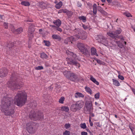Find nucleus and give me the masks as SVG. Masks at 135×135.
<instances>
[{"mask_svg": "<svg viewBox=\"0 0 135 135\" xmlns=\"http://www.w3.org/2000/svg\"><path fill=\"white\" fill-rule=\"evenodd\" d=\"M12 104L13 99L11 98L4 97L2 99L1 109L5 115H11L14 114V108Z\"/></svg>", "mask_w": 135, "mask_h": 135, "instance_id": "f257e3e1", "label": "nucleus"}, {"mask_svg": "<svg viewBox=\"0 0 135 135\" xmlns=\"http://www.w3.org/2000/svg\"><path fill=\"white\" fill-rule=\"evenodd\" d=\"M18 75L15 72L12 74L11 77V80L8 83V87L11 90H14L20 89L22 86V83L19 82Z\"/></svg>", "mask_w": 135, "mask_h": 135, "instance_id": "f03ea898", "label": "nucleus"}, {"mask_svg": "<svg viewBox=\"0 0 135 135\" xmlns=\"http://www.w3.org/2000/svg\"><path fill=\"white\" fill-rule=\"evenodd\" d=\"M27 97V95L25 92L19 91L15 97V102L17 106H22L25 104Z\"/></svg>", "mask_w": 135, "mask_h": 135, "instance_id": "7ed1b4c3", "label": "nucleus"}, {"mask_svg": "<svg viewBox=\"0 0 135 135\" xmlns=\"http://www.w3.org/2000/svg\"><path fill=\"white\" fill-rule=\"evenodd\" d=\"M66 53L68 55L71 56L74 58H67L66 60L67 62V64H69L74 65L76 66H78L79 68L80 67V65L76 60V54H74L73 52H70L69 51H66Z\"/></svg>", "mask_w": 135, "mask_h": 135, "instance_id": "20e7f679", "label": "nucleus"}, {"mask_svg": "<svg viewBox=\"0 0 135 135\" xmlns=\"http://www.w3.org/2000/svg\"><path fill=\"white\" fill-rule=\"evenodd\" d=\"M29 117L32 120H36L43 119L44 115L43 113L40 111L36 112L32 110L29 114Z\"/></svg>", "mask_w": 135, "mask_h": 135, "instance_id": "39448f33", "label": "nucleus"}, {"mask_svg": "<svg viewBox=\"0 0 135 135\" xmlns=\"http://www.w3.org/2000/svg\"><path fill=\"white\" fill-rule=\"evenodd\" d=\"M92 101L90 99H86L85 103L84 111L85 113L89 114L90 112L93 111Z\"/></svg>", "mask_w": 135, "mask_h": 135, "instance_id": "423d86ee", "label": "nucleus"}, {"mask_svg": "<svg viewBox=\"0 0 135 135\" xmlns=\"http://www.w3.org/2000/svg\"><path fill=\"white\" fill-rule=\"evenodd\" d=\"M122 32V30L120 28H118L117 30L114 32V33L111 32L107 33V35L109 36L112 38L114 40H115L117 38H121L122 37L118 35Z\"/></svg>", "mask_w": 135, "mask_h": 135, "instance_id": "0eeeda50", "label": "nucleus"}, {"mask_svg": "<svg viewBox=\"0 0 135 135\" xmlns=\"http://www.w3.org/2000/svg\"><path fill=\"white\" fill-rule=\"evenodd\" d=\"M35 124L33 122H31L27 123L26 128L27 131L30 134L34 133L36 131Z\"/></svg>", "mask_w": 135, "mask_h": 135, "instance_id": "6e6552de", "label": "nucleus"}, {"mask_svg": "<svg viewBox=\"0 0 135 135\" xmlns=\"http://www.w3.org/2000/svg\"><path fill=\"white\" fill-rule=\"evenodd\" d=\"M77 46L80 51L83 52V54L85 55H89V52L87 47H85L83 44L79 43L78 44Z\"/></svg>", "mask_w": 135, "mask_h": 135, "instance_id": "1a4fd4ad", "label": "nucleus"}, {"mask_svg": "<svg viewBox=\"0 0 135 135\" xmlns=\"http://www.w3.org/2000/svg\"><path fill=\"white\" fill-rule=\"evenodd\" d=\"M35 31L34 28L32 26H30L28 31V36L29 37V43L31 42V40L33 37V33Z\"/></svg>", "mask_w": 135, "mask_h": 135, "instance_id": "9d476101", "label": "nucleus"}, {"mask_svg": "<svg viewBox=\"0 0 135 135\" xmlns=\"http://www.w3.org/2000/svg\"><path fill=\"white\" fill-rule=\"evenodd\" d=\"M96 39L98 40V41L100 43L107 42L106 39L104 36L102 35H99L96 37Z\"/></svg>", "mask_w": 135, "mask_h": 135, "instance_id": "9b49d317", "label": "nucleus"}, {"mask_svg": "<svg viewBox=\"0 0 135 135\" xmlns=\"http://www.w3.org/2000/svg\"><path fill=\"white\" fill-rule=\"evenodd\" d=\"M8 71L6 68H3L0 70V77H3L6 76L7 74Z\"/></svg>", "mask_w": 135, "mask_h": 135, "instance_id": "f8f14e48", "label": "nucleus"}, {"mask_svg": "<svg viewBox=\"0 0 135 135\" xmlns=\"http://www.w3.org/2000/svg\"><path fill=\"white\" fill-rule=\"evenodd\" d=\"M75 37L78 39L80 38L82 40H84L87 38V33L86 32L83 31L81 35L76 34L75 35Z\"/></svg>", "mask_w": 135, "mask_h": 135, "instance_id": "ddd939ff", "label": "nucleus"}, {"mask_svg": "<svg viewBox=\"0 0 135 135\" xmlns=\"http://www.w3.org/2000/svg\"><path fill=\"white\" fill-rule=\"evenodd\" d=\"M76 104L77 108L78 109V110H80L83 106V103L81 101L77 102L76 103Z\"/></svg>", "mask_w": 135, "mask_h": 135, "instance_id": "4468645a", "label": "nucleus"}, {"mask_svg": "<svg viewBox=\"0 0 135 135\" xmlns=\"http://www.w3.org/2000/svg\"><path fill=\"white\" fill-rule=\"evenodd\" d=\"M71 72L70 71H68L65 70L63 71V73L64 76L68 79H69L70 77L71 74Z\"/></svg>", "mask_w": 135, "mask_h": 135, "instance_id": "2eb2a0df", "label": "nucleus"}, {"mask_svg": "<svg viewBox=\"0 0 135 135\" xmlns=\"http://www.w3.org/2000/svg\"><path fill=\"white\" fill-rule=\"evenodd\" d=\"M83 30L79 28H75L74 30V32L76 33V34H78L79 35H81L83 31Z\"/></svg>", "mask_w": 135, "mask_h": 135, "instance_id": "dca6fc26", "label": "nucleus"}, {"mask_svg": "<svg viewBox=\"0 0 135 135\" xmlns=\"http://www.w3.org/2000/svg\"><path fill=\"white\" fill-rule=\"evenodd\" d=\"M83 30L79 28H75L74 30V32L76 33V34H78L79 35H81L83 31Z\"/></svg>", "mask_w": 135, "mask_h": 135, "instance_id": "f3484780", "label": "nucleus"}, {"mask_svg": "<svg viewBox=\"0 0 135 135\" xmlns=\"http://www.w3.org/2000/svg\"><path fill=\"white\" fill-rule=\"evenodd\" d=\"M37 104L36 101H32L29 104V106L32 108L35 107L37 105Z\"/></svg>", "mask_w": 135, "mask_h": 135, "instance_id": "a211bd4d", "label": "nucleus"}, {"mask_svg": "<svg viewBox=\"0 0 135 135\" xmlns=\"http://www.w3.org/2000/svg\"><path fill=\"white\" fill-rule=\"evenodd\" d=\"M53 23L58 27H59L61 25V21L59 19L55 20L53 21Z\"/></svg>", "mask_w": 135, "mask_h": 135, "instance_id": "6ab92c4d", "label": "nucleus"}, {"mask_svg": "<svg viewBox=\"0 0 135 135\" xmlns=\"http://www.w3.org/2000/svg\"><path fill=\"white\" fill-rule=\"evenodd\" d=\"M71 110L74 112L78 110V109L77 108L76 105L75 104H73L71 107Z\"/></svg>", "mask_w": 135, "mask_h": 135, "instance_id": "aec40b11", "label": "nucleus"}, {"mask_svg": "<svg viewBox=\"0 0 135 135\" xmlns=\"http://www.w3.org/2000/svg\"><path fill=\"white\" fill-rule=\"evenodd\" d=\"M91 52L92 55H95L97 56H98V54L96 52V49L94 47L91 48Z\"/></svg>", "mask_w": 135, "mask_h": 135, "instance_id": "412c9836", "label": "nucleus"}, {"mask_svg": "<svg viewBox=\"0 0 135 135\" xmlns=\"http://www.w3.org/2000/svg\"><path fill=\"white\" fill-rule=\"evenodd\" d=\"M77 78V77L76 75H75L73 73H71L70 77V78L69 79L71 80L74 81Z\"/></svg>", "mask_w": 135, "mask_h": 135, "instance_id": "4be33fe9", "label": "nucleus"}, {"mask_svg": "<svg viewBox=\"0 0 135 135\" xmlns=\"http://www.w3.org/2000/svg\"><path fill=\"white\" fill-rule=\"evenodd\" d=\"M52 37L54 39H57L60 41L61 39V37L59 35H57L54 34L52 35Z\"/></svg>", "mask_w": 135, "mask_h": 135, "instance_id": "5701e85b", "label": "nucleus"}, {"mask_svg": "<svg viewBox=\"0 0 135 135\" xmlns=\"http://www.w3.org/2000/svg\"><path fill=\"white\" fill-rule=\"evenodd\" d=\"M90 80L97 85H99V82L92 75H90Z\"/></svg>", "mask_w": 135, "mask_h": 135, "instance_id": "b1692460", "label": "nucleus"}, {"mask_svg": "<svg viewBox=\"0 0 135 135\" xmlns=\"http://www.w3.org/2000/svg\"><path fill=\"white\" fill-rule=\"evenodd\" d=\"M75 97L76 98L83 97H84V95L81 93L77 92L75 93Z\"/></svg>", "mask_w": 135, "mask_h": 135, "instance_id": "393cba45", "label": "nucleus"}, {"mask_svg": "<svg viewBox=\"0 0 135 135\" xmlns=\"http://www.w3.org/2000/svg\"><path fill=\"white\" fill-rule=\"evenodd\" d=\"M114 41L116 43L120 49L122 48V47H124L123 46L121 43L119 41H118L117 39H116L115 40H114Z\"/></svg>", "mask_w": 135, "mask_h": 135, "instance_id": "a878e982", "label": "nucleus"}, {"mask_svg": "<svg viewBox=\"0 0 135 135\" xmlns=\"http://www.w3.org/2000/svg\"><path fill=\"white\" fill-rule=\"evenodd\" d=\"M112 80L113 84L114 85L116 86H119L120 85V84L118 81L114 79H113Z\"/></svg>", "mask_w": 135, "mask_h": 135, "instance_id": "bb28decb", "label": "nucleus"}, {"mask_svg": "<svg viewBox=\"0 0 135 135\" xmlns=\"http://www.w3.org/2000/svg\"><path fill=\"white\" fill-rule=\"evenodd\" d=\"M62 3L61 1H60L59 2L56 4L55 5V7L57 9H59L62 6Z\"/></svg>", "mask_w": 135, "mask_h": 135, "instance_id": "cd10ccee", "label": "nucleus"}, {"mask_svg": "<svg viewBox=\"0 0 135 135\" xmlns=\"http://www.w3.org/2000/svg\"><path fill=\"white\" fill-rule=\"evenodd\" d=\"M85 88L87 92L90 95L92 94L91 90L89 87L86 86L85 87Z\"/></svg>", "mask_w": 135, "mask_h": 135, "instance_id": "c85d7f7f", "label": "nucleus"}, {"mask_svg": "<svg viewBox=\"0 0 135 135\" xmlns=\"http://www.w3.org/2000/svg\"><path fill=\"white\" fill-rule=\"evenodd\" d=\"M13 46L14 45L12 43L8 44L7 45V50H11Z\"/></svg>", "mask_w": 135, "mask_h": 135, "instance_id": "c756f323", "label": "nucleus"}, {"mask_svg": "<svg viewBox=\"0 0 135 135\" xmlns=\"http://www.w3.org/2000/svg\"><path fill=\"white\" fill-rule=\"evenodd\" d=\"M21 4L22 5L26 6H29L30 4L29 2L25 1H23L21 3Z\"/></svg>", "mask_w": 135, "mask_h": 135, "instance_id": "7c9ffc66", "label": "nucleus"}, {"mask_svg": "<svg viewBox=\"0 0 135 135\" xmlns=\"http://www.w3.org/2000/svg\"><path fill=\"white\" fill-rule=\"evenodd\" d=\"M79 18L80 20H82L83 22H85L86 21V17L83 16L79 17Z\"/></svg>", "mask_w": 135, "mask_h": 135, "instance_id": "2f4dec72", "label": "nucleus"}, {"mask_svg": "<svg viewBox=\"0 0 135 135\" xmlns=\"http://www.w3.org/2000/svg\"><path fill=\"white\" fill-rule=\"evenodd\" d=\"M68 38L69 39L70 42L71 41H75L76 40V39H78L76 37H75V35L74 36H71Z\"/></svg>", "mask_w": 135, "mask_h": 135, "instance_id": "473e14b6", "label": "nucleus"}, {"mask_svg": "<svg viewBox=\"0 0 135 135\" xmlns=\"http://www.w3.org/2000/svg\"><path fill=\"white\" fill-rule=\"evenodd\" d=\"M62 110L63 111L68 112L69 110V109L68 107L66 106H63L61 107Z\"/></svg>", "mask_w": 135, "mask_h": 135, "instance_id": "72a5a7b5", "label": "nucleus"}, {"mask_svg": "<svg viewBox=\"0 0 135 135\" xmlns=\"http://www.w3.org/2000/svg\"><path fill=\"white\" fill-rule=\"evenodd\" d=\"M40 57L41 58L43 59H46L48 57L47 55L44 53H42L41 54Z\"/></svg>", "mask_w": 135, "mask_h": 135, "instance_id": "f704fd0d", "label": "nucleus"}, {"mask_svg": "<svg viewBox=\"0 0 135 135\" xmlns=\"http://www.w3.org/2000/svg\"><path fill=\"white\" fill-rule=\"evenodd\" d=\"M129 126L130 128V129L132 131V132L133 135H135V133H134V132L135 131V128L134 127H132L131 125L130 124L129 125Z\"/></svg>", "mask_w": 135, "mask_h": 135, "instance_id": "c9c22d12", "label": "nucleus"}, {"mask_svg": "<svg viewBox=\"0 0 135 135\" xmlns=\"http://www.w3.org/2000/svg\"><path fill=\"white\" fill-rule=\"evenodd\" d=\"M16 31L17 34H20L22 31L23 29L21 27H20L16 29Z\"/></svg>", "mask_w": 135, "mask_h": 135, "instance_id": "e433bc0d", "label": "nucleus"}, {"mask_svg": "<svg viewBox=\"0 0 135 135\" xmlns=\"http://www.w3.org/2000/svg\"><path fill=\"white\" fill-rule=\"evenodd\" d=\"M44 42L45 44V45L47 46H49L50 45V43L49 41L44 40Z\"/></svg>", "mask_w": 135, "mask_h": 135, "instance_id": "4c0bfd02", "label": "nucleus"}, {"mask_svg": "<svg viewBox=\"0 0 135 135\" xmlns=\"http://www.w3.org/2000/svg\"><path fill=\"white\" fill-rule=\"evenodd\" d=\"M64 99L65 98L64 97H61L59 100V102L61 103H64Z\"/></svg>", "mask_w": 135, "mask_h": 135, "instance_id": "58836bf2", "label": "nucleus"}, {"mask_svg": "<svg viewBox=\"0 0 135 135\" xmlns=\"http://www.w3.org/2000/svg\"><path fill=\"white\" fill-rule=\"evenodd\" d=\"M73 14V13L72 12L69 11H68V12H67L66 15H67L69 17V18L70 17L72 16Z\"/></svg>", "mask_w": 135, "mask_h": 135, "instance_id": "ea45409f", "label": "nucleus"}, {"mask_svg": "<svg viewBox=\"0 0 135 135\" xmlns=\"http://www.w3.org/2000/svg\"><path fill=\"white\" fill-rule=\"evenodd\" d=\"M81 127L83 129H85L86 128V124L85 123H81L80 124Z\"/></svg>", "mask_w": 135, "mask_h": 135, "instance_id": "a19ab883", "label": "nucleus"}, {"mask_svg": "<svg viewBox=\"0 0 135 135\" xmlns=\"http://www.w3.org/2000/svg\"><path fill=\"white\" fill-rule=\"evenodd\" d=\"M44 69L43 67L42 66H38L37 67H36L35 69L36 70H41Z\"/></svg>", "mask_w": 135, "mask_h": 135, "instance_id": "79ce46f5", "label": "nucleus"}, {"mask_svg": "<svg viewBox=\"0 0 135 135\" xmlns=\"http://www.w3.org/2000/svg\"><path fill=\"white\" fill-rule=\"evenodd\" d=\"M65 127L66 129H68L70 127V124L69 123H66L65 125Z\"/></svg>", "mask_w": 135, "mask_h": 135, "instance_id": "37998d69", "label": "nucleus"}, {"mask_svg": "<svg viewBox=\"0 0 135 135\" xmlns=\"http://www.w3.org/2000/svg\"><path fill=\"white\" fill-rule=\"evenodd\" d=\"M69 42H70V41L69 38L68 37L64 40V42L66 44H68Z\"/></svg>", "mask_w": 135, "mask_h": 135, "instance_id": "c03bdc74", "label": "nucleus"}, {"mask_svg": "<svg viewBox=\"0 0 135 135\" xmlns=\"http://www.w3.org/2000/svg\"><path fill=\"white\" fill-rule=\"evenodd\" d=\"M95 97L96 99L99 98V93H98L95 94Z\"/></svg>", "mask_w": 135, "mask_h": 135, "instance_id": "a18cd8bd", "label": "nucleus"}, {"mask_svg": "<svg viewBox=\"0 0 135 135\" xmlns=\"http://www.w3.org/2000/svg\"><path fill=\"white\" fill-rule=\"evenodd\" d=\"M124 15L127 17H129L130 16H132L131 14L129 13H124Z\"/></svg>", "mask_w": 135, "mask_h": 135, "instance_id": "49530a36", "label": "nucleus"}, {"mask_svg": "<svg viewBox=\"0 0 135 135\" xmlns=\"http://www.w3.org/2000/svg\"><path fill=\"white\" fill-rule=\"evenodd\" d=\"M64 134L65 135H70V132L69 131H66L64 133Z\"/></svg>", "mask_w": 135, "mask_h": 135, "instance_id": "de8ad7c7", "label": "nucleus"}, {"mask_svg": "<svg viewBox=\"0 0 135 135\" xmlns=\"http://www.w3.org/2000/svg\"><path fill=\"white\" fill-rule=\"evenodd\" d=\"M3 25L5 28L7 29L8 28V23L6 22H4Z\"/></svg>", "mask_w": 135, "mask_h": 135, "instance_id": "09e8293b", "label": "nucleus"}, {"mask_svg": "<svg viewBox=\"0 0 135 135\" xmlns=\"http://www.w3.org/2000/svg\"><path fill=\"white\" fill-rule=\"evenodd\" d=\"M118 78L122 80H123L124 79V77L121 75H118Z\"/></svg>", "mask_w": 135, "mask_h": 135, "instance_id": "8fccbe9b", "label": "nucleus"}, {"mask_svg": "<svg viewBox=\"0 0 135 135\" xmlns=\"http://www.w3.org/2000/svg\"><path fill=\"white\" fill-rule=\"evenodd\" d=\"M125 48L123 47L122 48L120 49V51L121 52H125Z\"/></svg>", "mask_w": 135, "mask_h": 135, "instance_id": "3c124183", "label": "nucleus"}, {"mask_svg": "<svg viewBox=\"0 0 135 135\" xmlns=\"http://www.w3.org/2000/svg\"><path fill=\"white\" fill-rule=\"evenodd\" d=\"M82 27L85 30H86L88 29L89 27L87 26L86 25L84 24L82 25Z\"/></svg>", "mask_w": 135, "mask_h": 135, "instance_id": "603ef678", "label": "nucleus"}, {"mask_svg": "<svg viewBox=\"0 0 135 135\" xmlns=\"http://www.w3.org/2000/svg\"><path fill=\"white\" fill-rule=\"evenodd\" d=\"M92 112H90V113H89V114H90L89 117H90L91 118V117H93L94 116V114L92 113Z\"/></svg>", "mask_w": 135, "mask_h": 135, "instance_id": "864d4df0", "label": "nucleus"}, {"mask_svg": "<svg viewBox=\"0 0 135 135\" xmlns=\"http://www.w3.org/2000/svg\"><path fill=\"white\" fill-rule=\"evenodd\" d=\"M55 29L60 32H61L62 31V29L61 28L59 27H56V28Z\"/></svg>", "mask_w": 135, "mask_h": 135, "instance_id": "5fc2aeb1", "label": "nucleus"}, {"mask_svg": "<svg viewBox=\"0 0 135 135\" xmlns=\"http://www.w3.org/2000/svg\"><path fill=\"white\" fill-rule=\"evenodd\" d=\"M116 3V2H115L114 1H113L112 0V1L110 4L113 6L115 5Z\"/></svg>", "mask_w": 135, "mask_h": 135, "instance_id": "6e6d98bb", "label": "nucleus"}, {"mask_svg": "<svg viewBox=\"0 0 135 135\" xmlns=\"http://www.w3.org/2000/svg\"><path fill=\"white\" fill-rule=\"evenodd\" d=\"M101 13L103 15H107V13L105 11H104L103 10L101 12Z\"/></svg>", "mask_w": 135, "mask_h": 135, "instance_id": "4d7b16f0", "label": "nucleus"}, {"mask_svg": "<svg viewBox=\"0 0 135 135\" xmlns=\"http://www.w3.org/2000/svg\"><path fill=\"white\" fill-rule=\"evenodd\" d=\"M96 124L97 126L100 127L102 126V124L99 122L96 123Z\"/></svg>", "mask_w": 135, "mask_h": 135, "instance_id": "13d9d810", "label": "nucleus"}, {"mask_svg": "<svg viewBox=\"0 0 135 135\" xmlns=\"http://www.w3.org/2000/svg\"><path fill=\"white\" fill-rule=\"evenodd\" d=\"M81 134V135H88L87 132L84 131L82 132Z\"/></svg>", "mask_w": 135, "mask_h": 135, "instance_id": "bf43d9fd", "label": "nucleus"}, {"mask_svg": "<svg viewBox=\"0 0 135 135\" xmlns=\"http://www.w3.org/2000/svg\"><path fill=\"white\" fill-rule=\"evenodd\" d=\"M93 12L94 14H96L97 13V8H93Z\"/></svg>", "mask_w": 135, "mask_h": 135, "instance_id": "052dcab7", "label": "nucleus"}, {"mask_svg": "<svg viewBox=\"0 0 135 135\" xmlns=\"http://www.w3.org/2000/svg\"><path fill=\"white\" fill-rule=\"evenodd\" d=\"M98 10L99 11V12L101 13V12L103 10V9L101 7H99L98 8Z\"/></svg>", "mask_w": 135, "mask_h": 135, "instance_id": "680f3d73", "label": "nucleus"}, {"mask_svg": "<svg viewBox=\"0 0 135 135\" xmlns=\"http://www.w3.org/2000/svg\"><path fill=\"white\" fill-rule=\"evenodd\" d=\"M50 26L51 27H52L53 28H54L55 29H56V26H55L54 25H50Z\"/></svg>", "mask_w": 135, "mask_h": 135, "instance_id": "e2e57ef3", "label": "nucleus"}, {"mask_svg": "<svg viewBox=\"0 0 135 135\" xmlns=\"http://www.w3.org/2000/svg\"><path fill=\"white\" fill-rule=\"evenodd\" d=\"M62 12L64 13H66V14L67 12H68V11L66 10H65L62 9Z\"/></svg>", "mask_w": 135, "mask_h": 135, "instance_id": "0e129e2a", "label": "nucleus"}, {"mask_svg": "<svg viewBox=\"0 0 135 135\" xmlns=\"http://www.w3.org/2000/svg\"><path fill=\"white\" fill-rule=\"evenodd\" d=\"M31 41L29 43V40H28V47L29 48H30V47H31Z\"/></svg>", "mask_w": 135, "mask_h": 135, "instance_id": "69168bd1", "label": "nucleus"}, {"mask_svg": "<svg viewBox=\"0 0 135 135\" xmlns=\"http://www.w3.org/2000/svg\"><path fill=\"white\" fill-rule=\"evenodd\" d=\"M93 8H97V5L96 4H94L93 5Z\"/></svg>", "mask_w": 135, "mask_h": 135, "instance_id": "338daca9", "label": "nucleus"}, {"mask_svg": "<svg viewBox=\"0 0 135 135\" xmlns=\"http://www.w3.org/2000/svg\"><path fill=\"white\" fill-rule=\"evenodd\" d=\"M97 62L99 63V64H101V61L99 60H97Z\"/></svg>", "mask_w": 135, "mask_h": 135, "instance_id": "774afa93", "label": "nucleus"}]
</instances>
